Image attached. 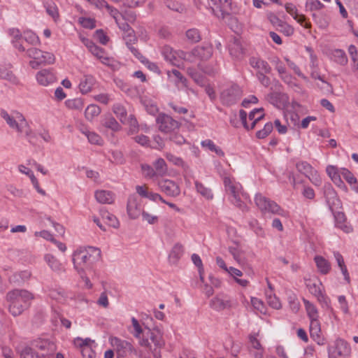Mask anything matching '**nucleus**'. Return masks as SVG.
<instances>
[{"mask_svg": "<svg viewBox=\"0 0 358 358\" xmlns=\"http://www.w3.org/2000/svg\"><path fill=\"white\" fill-rule=\"evenodd\" d=\"M215 4L219 8L222 18L232 12L231 0H216Z\"/></svg>", "mask_w": 358, "mask_h": 358, "instance_id": "obj_24", "label": "nucleus"}, {"mask_svg": "<svg viewBox=\"0 0 358 358\" xmlns=\"http://www.w3.org/2000/svg\"><path fill=\"white\" fill-rule=\"evenodd\" d=\"M310 333L311 336H319V332L320 331V324L318 318L310 319Z\"/></svg>", "mask_w": 358, "mask_h": 358, "instance_id": "obj_49", "label": "nucleus"}, {"mask_svg": "<svg viewBox=\"0 0 358 358\" xmlns=\"http://www.w3.org/2000/svg\"><path fill=\"white\" fill-rule=\"evenodd\" d=\"M203 147H207L210 151L215 152L218 156L224 157V153L220 148L217 147L211 140H205L201 142Z\"/></svg>", "mask_w": 358, "mask_h": 358, "instance_id": "obj_41", "label": "nucleus"}, {"mask_svg": "<svg viewBox=\"0 0 358 358\" xmlns=\"http://www.w3.org/2000/svg\"><path fill=\"white\" fill-rule=\"evenodd\" d=\"M156 121L159 126V129L164 133L172 132L175 129H178L180 126V124L178 121L164 113L159 114Z\"/></svg>", "mask_w": 358, "mask_h": 358, "instance_id": "obj_8", "label": "nucleus"}, {"mask_svg": "<svg viewBox=\"0 0 358 358\" xmlns=\"http://www.w3.org/2000/svg\"><path fill=\"white\" fill-rule=\"evenodd\" d=\"M132 44L133 43H131V45H127V47L133 53V55L142 63L148 62V59L139 52L137 48H134Z\"/></svg>", "mask_w": 358, "mask_h": 358, "instance_id": "obj_61", "label": "nucleus"}, {"mask_svg": "<svg viewBox=\"0 0 358 358\" xmlns=\"http://www.w3.org/2000/svg\"><path fill=\"white\" fill-rule=\"evenodd\" d=\"M95 38L101 44L106 45L109 41V37L106 36L103 29H97L94 34Z\"/></svg>", "mask_w": 358, "mask_h": 358, "instance_id": "obj_55", "label": "nucleus"}, {"mask_svg": "<svg viewBox=\"0 0 358 358\" xmlns=\"http://www.w3.org/2000/svg\"><path fill=\"white\" fill-rule=\"evenodd\" d=\"M195 186L196 191L206 199H212L213 198V194L211 190L205 187L201 182L196 181Z\"/></svg>", "mask_w": 358, "mask_h": 358, "instance_id": "obj_35", "label": "nucleus"}, {"mask_svg": "<svg viewBox=\"0 0 358 358\" xmlns=\"http://www.w3.org/2000/svg\"><path fill=\"white\" fill-rule=\"evenodd\" d=\"M100 213L102 219L106 220L109 226L115 229L119 227L120 222L114 215L110 214L106 209H101Z\"/></svg>", "mask_w": 358, "mask_h": 358, "instance_id": "obj_27", "label": "nucleus"}, {"mask_svg": "<svg viewBox=\"0 0 358 358\" xmlns=\"http://www.w3.org/2000/svg\"><path fill=\"white\" fill-rule=\"evenodd\" d=\"M154 166L157 176H163L167 172L166 164L162 158H159L155 161Z\"/></svg>", "mask_w": 358, "mask_h": 358, "instance_id": "obj_37", "label": "nucleus"}, {"mask_svg": "<svg viewBox=\"0 0 358 358\" xmlns=\"http://www.w3.org/2000/svg\"><path fill=\"white\" fill-rule=\"evenodd\" d=\"M79 22L85 29H92L96 27V20L90 17H80Z\"/></svg>", "mask_w": 358, "mask_h": 358, "instance_id": "obj_51", "label": "nucleus"}, {"mask_svg": "<svg viewBox=\"0 0 358 358\" xmlns=\"http://www.w3.org/2000/svg\"><path fill=\"white\" fill-rule=\"evenodd\" d=\"M141 169H142V171H143L144 175L146 177H149V178H152L157 176L155 169L152 166H150L148 164L141 165Z\"/></svg>", "mask_w": 358, "mask_h": 358, "instance_id": "obj_64", "label": "nucleus"}, {"mask_svg": "<svg viewBox=\"0 0 358 358\" xmlns=\"http://www.w3.org/2000/svg\"><path fill=\"white\" fill-rule=\"evenodd\" d=\"M315 296L323 308L327 309H331L330 306V299L328 298V296L324 294L322 291L320 292V294H317Z\"/></svg>", "mask_w": 358, "mask_h": 358, "instance_id": "obj_57", "label": "nucleus"}, {"mask_svg": "<svg viewBox=\"0 0 358 358\" xmlns=\"http://www.w3.org/2000/svg\"><path fill=\"white\" fill-rule=\"evenodd\" d=\"M13 66L10 64H0V79H3L12 84L17 85L18 79L11 70Z\"/></svg>", "mask_w": 358, "mask_h": 358, "instance_id": "obj_13", "label": "nucleus"}, {"mask_svg": "<svg viewBox=\"0 0 358 358\" xmlns=\"http://www.w3.org/2000/svg\"><path fill=\"white\" fill-rule=\"evenodd\" d=\"M9 304V312L13 316H17L20 315L24 308L27 307V304L17 303V301H8Z\"/></svg>", "mask_w": 358, "mask_h": 358, "instance_id": "obj_31", "label": "nucleus"}, {"mask_svg": "<svg viewBox=\"0 0 358 358\" xmlns=\"http://www.w3.org/2000/svg\"><path fill=\"white\" fill-rule=\"evenodd\" d=\"M31 347L20 345L17 351L22 358L31 357L33 358L36 355V358H45L54 355L56 350L55 344L48 339L38 338L31 342Z\"/></svg>", "mask_w": 358, "mask_h": 358, "instance_id": "obj_1", "label": "nucleus"}, {"mask_svg": "<svg viewBox=\"0 0 358 358\" xmlns=\"http://www.w3.org/2000/svg\"><path fill=\"white\" fill-rule=\"evenodd\" d=\"M307 314L310 319L318 318V312L316 307L307 299H303Z\"/></svg>", "mask_w": 358, "mask_h": 358, "instance_id": "obj_40", "label": "nucleus"}, {"mask_svg": "<svg viewBox=\"0 0 358 358\" xmlns=\"http://www.w3.org/2000/svg\"><path fill=\"white\" fill-rule=\"evenodd\" d=\"M270 101L272 103H278L279 101H285L287 100L288 97L287 94L282 93L280 92H271L268 95Z\"/></svg>", "mask_w": 358, "mask_h": 358, "instance_id": "obj_45", "label": "nucleus"}, {"mask_svg": "<svg viewBox=\"0 0 358 358\" xmlns=\"http://www.w3.org/2000/svg\"><path fill=\"white\" fill-rule=\"evenodd\" d=\"M297 170L308 177L313 171V166L307 162H299L296 164Z\"/></svg>", "mask_w": 358, "mask_h": 358, "instance_id": "obj_36", "label": "nucleus"}, {"mask_svg": "<svg viewBox=\"0 0 358 358\" xmlns=\"http://www.w3.org/2000/svg\"><path fill=\"white\" fill-rule=\"evenodd\" d=\"M273 125L271 122L265 124L264 128L256 133V137L259 139H263L268 136L273 131Z\"/></svg>", "mask_w": 358, "mask_h": 358, "instance_id": "obj_43", "label": "nucleus"}, {"mask_svg": "<svg viewBox=\"0 0 358 358\" xmlns=\"http://www.w3.org/2000/svg\"><path fill=\"white\" fill-rule=\"evenodd\" d=\"M101 113V108L95 104H91L87 107L85 111L86 119L92 121L95 117Z\"/></svg>", "mask_w": 358, "mask_h": 358, "instance_id": "obj_30", "label": "nucleus"}, {"mask_svg": "<svg viewBox=\"0 0 358 358\" xmlns=\"http://www.w3.org/2000/svg\"><path fill=\"white\" fill-rule=\"evenodd\" d=\"M95 83L94 78L91 75L84 76L83 79L81 80L79 87L83 94H87L92 89Z\"/></svg>", "mask_w": 358, "mask_h": 358, "instance_id": "obj_23", "label": "nucleus"}, {"mask_svg": "<svg viewBox=\"0 0 358 358\" xmlns=\"http://www.w3.org/2000/svg\"><path fill=\"white\" fill-rule=\"evenodd\" d=\"M229 53L236 59L241 60L243 58L245 50L243 48L238 39H234V42L230 45Z\"/></svg>", "mask_w": 358, "mask_h": 358, "instance_id": "obj_20", "label": "nucleus"}, {"mask_svg": "<svg viewBox=\"0 0 358 358\" xmlns=\"http://www.w3.org/2000/svg\"><path fill=\"white\" fill-rule=\"evenodd\" d=\"M255 204L262 213H271L282 215L284 210L273 201L266 198L262 194H257L255 198Z\"/></svg>", "mask_w": 358, "mask_h": 358, "instance_id": "obj_6", "label": "nucleus"}, {"mask_svg": "<svg viewBox=\"0 0 358 358\" xmlns=\"http://www.w3.org/2000/svg\"><path fill=\"white\" fill-rule=\"evenodd\" d=\"M1 117L7 122L10 127L15 129L19 133H24L29 138V142L34 144L33 138H36V135L32 133L28 123L24 117L19 114V122H17L13 117H11L5 110H1Z\"/></svg>", "mask_w": 358, "mask_h": 358, "instance_id": "obj_4", "label": "nucleus"}, {"mask_svg": "<svg viewBox=\"0 0 358 358\" xmlns=\"http://www.w3.org/2000/svg\"><path fill=\"white\" fill-rule=\"evenodd\" d=\"M306 285L309 292L314 296H316L317 294H320V292H321V289L319 285L317 284L316 282H313L311 280H308L306 283Z\"/></svg>", "mask_w": 358, "mask_h": 358, "instance_id": "obj_60", "label": "nucleus"}, {"mask_svg": "<svg viewBox=\"0 0 358 358\" xmlns=\"http://www.w3.org/2000/svg\"><path fill=\"white\" fill-rule=\"evenodd\" d=\"M249 64L252 68L258 69L257 73H271V67L268 63L259 57H250Z\"/></svg>", "mask_w": 358, "mask_h": 358, "instance_id": "obj_17", "label": "nucleus"}, {"mask_svg": "<svg viewBox=\"0 0 358 358\" xmlns=\"http://www.w3.org/2000/svg\"><path fill=\"white\" fill-rule=\"evenodd\" d=\"M314 22L318 24L321 29H325L329 25V21L325 16L322 14L313 13L312 15Z\"/></svg>", "mask_w": 358, "mask_h": 358, "instance_id": "obj_42", "label": "nucleus"}, {"mask_svg": "<svg viewBox=\"0 0 358 358\" xmlns=\"http://www.w3.org/2000/svg\"><path fill=\"white\" fill-rule=\"evenodd\" d=\"M277 29L287 36H292L294 34V28L285 22L281 23Z\"/></svg>", "mask_w": 358, "mask_h": 358, "instance_id": "obj_52", "label": "nucleus"}, {"mask_svg": "<svg viewBox=\"0 0 358 358\" xmlns=\"http://www.w3.org/2000/svg\"><path fill=\"white\" fill-rule=\"evenodd\" d=\"M36 79L41 85L47 86L56 80L55 74L48 69H43L36 74Z\"/></svg>", "mask_w": 358, "mask_h": 358, "instance_id": "obj_18", "label": "nucleus"}, {"mask_svg": "<svg viewBox=\"0 0 358 358\" xmlns=\"http://www.w3.org/2000/svg\"><path fill=\"white\" fill-rule=\"evenodd\" d=\"M242 95L243 91L241 88L238 85L233 84L221 92L220 99L222 104L230 106L240 100Z\"/></svg>", "mask_w": 358, "mask_h": 358, "instance_id": "obj_7", "label": "nucleus"}, {"mask_svg": "<svg viewBox=\"0 0 358 358\" xmlns=\"http://www.w3.org/2000/svg\"><path fill=\"white\" fill-rule=\"evenodd\" d=\"M182 254L183 246L180 243H176L174 245L169 254V259L174 263L177 262L178 260L182 257Z\"/></svg>", "mask_w": 358, "mask_h": 358, "instance_id": "obj_32", "label": "nucleus"}, {"mask_svg": "<svg viewBox=\"0 0 358 358\" xmlns=\"http://www.w3.org/2000/svg\"><path fill=\"white\" fill-rule=\"evenodd\" d=\"M110 343L115 351L117 358L138 356L131 343L117 337H110Z\"/></svg>", "mask_w": 358, "mask_h": 358, "instance_id": "obj_5", "label": "nucleus"}, {"mask_svg": "<svg viewBox=\"0 0 358 358\" xmlns=\"http://www.w3.org/2000/svg\"><path fill=\"white\" fill-rule=\"evenodd\" d=\"M33 298V294L25 289H13L6 295L8 301H17V303L25 304H27Z\"/></svg>", "mask_w": 358, "mask_h": 358, "instance_id": "obj_10", "label": "nucleus"}, {"mask_svg": "<svg viewBox=\"0 0 358 358\" xmlns=\"http://www.w3.org/2000/svg\"><path fill=\"white\" fill-rule=\"evenodd\" d=\"M210 306L213 309L220 311L225 308H230L231 301L229 299H222L216 296L210 301Z\"/></svg>", "mask_w": 358, "mask_h": 358, "instance_id": "obj_22", "label": "nucleus"}, {"mask_svg": "<svg viewBox=\"0 0 358 358\" xmlns=\"http://www.w3.org/2000/svg\"><path fill=\"white\" fill-rule=\"evenodd\" d=\"M127 210L131 219H136L142 214L143 211L136 195H131L128 198Z\"/></svg>", "mask_w": 358, "mask_h": 358, "instance_id": "obj_11", "label": "nucleus"}, {"mask_svg": "<svg viewBox=\"0 0 358 358\" xmlns=\"http://www.w3.org/2000/svg\"><path fill=\"white\" fill-rule=\"evenodd\" d=\"M95 198L101 203H112L113 202V194L106 190H98L95 192Z\"/></svg>", "mask_w": 358, "mask_h": 358, "instance_id": "obj_25", "label": "nucleus"}, {"mask_svg": "<svg viewBox=\"0 0 358 358\" xmlns=\"http://www.w3.org/2000/svg\"><path fill=\"white\" fill-rule=\"evenodd\" d=\"M307 178L315 186H320L322 184V179L316 170H314Z\"/></svg>", "mask_w": 358, "mask_h": 358, "instance_id": "obj_62", "label": "nucleus"}, {"mask_svg": "<svg viewBox=\"0 0 358 358\" xmlns=\"http://www.w3.org/2000/svg\"><path fill=\"white\" fill-rule=\"evenodd\" d=\"M19 170L20 172L29 176L34 187H35V189L39 194H41L42 195H45V192L40 187L38 180L35 177V176L34 175V173L31 169H28L27 167H26L24 165H20L19 166Z\"/></svg>", "mask_w": 358, "mask_h": 358, "instance_id": "obj_21", "label": "nucleus"}, {"mask_svg": "<svg viewBox=\"0 0 358 358\" xmlns=\"http://www.w3.org/2000/svg\"><path fill=\"white\" fill-rule=\"evenodd\" d=\"M45 259L48 262L50 267L55 271H59L62 270V266L59 260L51 255H46Z\"/></svg>", "mask_w": 358, "mask_h": 358, "instance_id": "obj_39", "label": "nucleus"}, {"mask_svg": "<svg viewBox=\"0 0 358 358\" xmlns=\"http://www.w3.org/2000/svg\"><path fill=\"white\" fill-rule=\"evenodd\" d=\"M341 174L350 185L355 183L357 178L348 169L345 168L341 169Z\"/></svg>", "mask_w": 358, "mask_h": 358, "instance_id": "obj_56", "label": "nucleus"}, {"mask_svg": "<svg viewBox=\"0 0 358 358\" xmlns=\"http://www.w3.org/2000/svg\"><path fill=\"white\" fill-rule=\"evenodd\" d=\"M31 276V273L29 271H21L18 273H15L13 277H12V279L13 281L15 282H24L27 280H28Z\"/></svg>", "mask_w": 358, "mask_h": 358, "instance_id": "obj_53", "label": "nucleus"}, {"mask_svg": "<svg viewBox=\"0 0 358 358\" xmlns=\"http://www.w3.org/2000/svg\"><path fill=\"white\" fill-rule=\"evenodd\" d=\"M189 75L198 85L201 86L205 85L206 79L204 76L198 72L192 70H189Z\"/></svg>", "mask_w": 358, "mask_h": 358, "instance_id": "obj_58", "label": "nucleus"}, {"mask_svg": "<svg viewBox=\"0 0 358 358\" xmlns=\"http://www.w3.org/2000/svg\"><path fill=\"white\" fill-rule=\"evenodd\" d=\"M22 39L32 45H36L40 43V40L38 36L31 31L24 32Z\"/></svg>", "mask_w": 358, "mask_h": 358, "instance_id": "obj_44", "label": "nucleus"}, {"mask_svg": "<svg viewBox=\"0 0 358 358\" xmlns=\"http://www.w3.org/2000/svg\"><path fill=\"white\" fill-rule=\"evenodd\" d=\"M191 54L201 60H208L213 55V47L210 45L196 46L192 50Z\"/></svg>", "mask_w": 358, "mask_h": 358, "instance_id": "obj_14", "label": "nucleus"}, {"mask_svg": "<svg viewBox=\"0 0 358 358\" xmlns=\"http://www.w3.org/2000/svg\"><path fill=\"white\" fill-rule=\"evenodd\" d=\"M101 124L105 127L110 129L113 131H117L122 128L121 125L110 114L105 115Z\"/></svg>", "mask_w": 358, "mask_h": 358, "instance_id": "obj_26", "label": "nucleus"}, {"mask_svg": "<svg viewBox=\"0 0 358 358\" xmlns=\"http://www.w3.org/2000/svg\"><path fill=\"white\" fill-rule=\"evenodd\" d=\"M306 7L307 9L313 10H320L322 9L324 6L319 0H307L306 3Z\"/></svg>", "mask_w": 358, "mask_h": 358, "instance_id": "obj_48", "label": "nucleus"}, {"mask_svg": "<svg viewBox=\"0 0 358 358\" xmlns=\"http://www.w3.org/2000/svg\"><path fill=\"white\" fill-rule=\"evenodd\" d=\"M83 358H94L96 353L93 347H78Z\"/></svg>", "mask_w": 358, "mask_h": 358, "instance_id": "obj_47", "label": "nucleus"}, {"mask_svg": "<svg viewBox=\"0 0 358 358\" xmlns=\"http://www.w3.org/2000/svg\"><path fill=\"white\" fill-rule=\"evenodd\" d=\"M65 104L68 108L77 111H81L84 106L83 101L80 98L68 99L65 101Z\"/></svg>", "mask_w": 358, "mask_h": 358, "instance_id": "obj_29", "label": "nucleus"}, {"mask_svg": "<svg viewBox=\"0 0 358 358\" xmlns=\"http://www.w3.org/2000/svg\"><path fill=\"white\" fill-rule=\"evenodd\" d=\"M73 343L76 347H93L92 345L95 343L94 341L90 338L83 339L80 337L75 338Z\"/></svg>", "mask_w": 358, "mask_h": 358, "instance_id": "obj_46", "label": "nucleus"}, {"mask_svg": "<svg viewBox=\"0 0 358 358\" xmlns=\"http://www.w3.org/2000/svg\"><path fill=\"white\" fill-rule=\"evenodd\" d=\"M161 190L169 196H177L180 193L179 186L173 181L165 180L159 182Z\"/></svg>", "mask_w": 358, "mask_h": 358, "instance_id": "obj_12", "label": "nucleus"}, {"mask_svg": "<svg viewBox=\"0 0 358 358\" xmlns=\"http://www.w3.org/2000/svg\"><path fill=\"white\" fill-rule=\"evenodd\" d=\"M126 123L129 124V133L134 134L138 131V123L134 115H130L129 117H127Z\"/></svg>", "mask_w": 358, "mask_h": 358, "instance_id": "obj_50", "label": "nucleus"}, {"mask_svg": "<svg viewBox=\"0 0 358 358\" xmlns=\"http://www.w3.org/2000/svg\"><path fill=\"white\" fill-rule=\"evenodd\" d=\"M187 39L192 43L199 42L201 40V33L199 29L192 28L186 31Z\"/></svg>", "mask_w": 358, "mask_h": 358, "instance_id": "obj_38", "label": "nucleus"}, {"mask_svg": "<svg viewBox=\"0 0 358 358\" xmlns=\"http://www.w3.org/2000/svg\"><path fill=\"white\" fill-rule=\"evenodd\" d=\"M335 219V225L345 233L352 231V227L347 222L345 215L343 212H337L334 214Z\"/></svg>", "mask_w": 358, "mask_h": 358, "instance_id": "obj_19", "label": "nucleus"}, {"mask_svg": "<svg viewBox=\"0 0 358 358\" xmlns=\"http://www.w3.org/2000/svg\"><path fill=\"white\" fill-rule=\"evenodd\" d=\"M139 343L141 346L148 348L154 358H161L163 355L162 350L164 346V341L159 334H156L148 329L147 338L143 337L140 339Z\"/></svg>", "mask_w": 358, "mask_h": 358, "instance_id": "obj_3", "label": "nucleus"}, {"mask_svg": "<svg viewBox=\"0 0 358 358\" xmlns=\"http://www.w3.org/2000/svg\"><path fill=\"white\" fill-rule=\"evenodd\" d=\"M27 55L29 57L34 59H38L44 64H52L55 61V55L52 53L43 52L36 48H31L27 50Z\"/></svg>", "mask_w": 358, "mask_h": 358, "instance_id": "obj_9", "label": "nucleus"}, {"mask_svg": "<svg viewBox=\"0 0 358 358\" xmlns=\"http://www.w3.org/2000/svg\"><path fill=\"white\" fill-rule=\"evenodd\" d=\"M124 39L126 41V45H129L131 43H136L138 41L135 35V31L132 29V32H127L123 36Z\"/></svg>", "mask_w": 358, "mask_h": 358, "instance_id": "obj_63", "label": "nucleus"}, {"mask_svg": "<svg viewBox=\"0 0 358 358\" xmlns=\"http://www.w3.org/2000/svg\"><path fill=\"white\" fill-rule=\"evenodd\" d=\"M315 262L319 271L322 274H327L331 269V265L329 262L322 256H316L315 257Z\"/></svg>", "mask_w": 358, "mask_h": 358, "instance_id": "obj_28", "label": "nucleus"}, {"mask_svg": "<svg viewBox=\"0 0 358 358\" xmlns=\"http://www.w3.org/2000/svg\"><path fill=\"white\" fill-rule=\"evenodd\" d=\"M326 171L336 185L341 189L347 190V187L341 180L340 173L338 172L336 166L329 165L326 169Z\"/></svg>", "mask_w": 358, "mask_h": 358, "instance_id": "obj_16", "label": "nucleus"}, {"mask_svg": "<svg viewBox=\"0 0 358 358\" xmlns=\"http://www.w3.org/2000/svg\"><path fill=\"white\" fill-rule=\"evenodd\" d=\"M332 353L334 356L348 357L350 354V347L344 340L337 339Z\"/></svg>", "mask_w": 358, "mask_h": 358, "instance_id": "obj_15", "label": "nucleus"}, {"mask_svg": "<svg viewBox=\"0 0 358 358\" xmlns=\"http://www.w3.org/2000/svg\"><path fill=\"white\" fill-rule=\"evenodd\" d=\"M113 111L123 124L127 121V110L121 104H115L113 107Z\"/></svg>", "mask_w": 358, "mask_h": 358, "instance_id": "obj_34", "label": "nucleus"}, {"mask_svg": "<svg viewBox=\"0 0 358 358\" xmlns=\"http://www.w3.org/2000/svg\"><path fill=\"white\" fill-rule=\"evenodd\" d=\"M294 19L297 21L298 23H299L301 26H303L306 29H310L311 28V24L308 21L307 17L306 15L303 14H298L295 13L294 15Z\"/></svg>", "mask_w": 358, "mask_h": 358, "instance_id": "obj_54", "label": "nucleus"}, {"mask_svg": "<svg viewBox=\"0 0 358 358\" xmlns=\"http://www.w3.org/2000/svg\"><path fill=\"white\" fill-rule=\"evenodd\" d=\"M267 302L271 307L275 309L278 310L280 309L282 307L279 299L276 297L275 295H267Z\"/></svg>", "mask_w": 358, "mask_h": 358, "instance_id": "obj_59", "label": "nucleus"}, {"mask_svg": "<svg viewBox=\"0 0 358 358\" xmlns=\"http://www.w3.org/2000/svg\"><path fill=\"white\" fill-rule=\"evenodd\" d=\"M332 56H333L334 60L336 63H338L341 65H343V66H345L347 64L348 57H347L345 52L343 50H342L341 49H336V50H334V52L332 53Z\"/></svg>", "mask_w": 358, "mask_h": 358, "instance_id": "obj_33", "label": "nucleus"}, {"mask_svg": "<svg viewBox=\"0 0 358 358\" xmlns=\"http://www.w3.org/2000/svg\"><path fill=\"white\" fill-rule=\"evenodd\" d=\"M101 258V250L94 247L80 248L73 255L74 268L79 274L84 273L85 270H90L93 264Z\"/></svg>", "mask_w": 358, "mask_h": 358, "instance_id": "obj_2", "label": "nucleus"}]
</instances>
